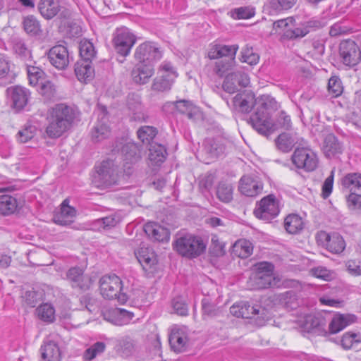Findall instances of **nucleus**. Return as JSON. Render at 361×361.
Instances as JSON below:
<instances>
[{"mask_svg": "<svg viewBox=\"0 0 361 361\" xmlns=\"http://www.w3.org/2000/svg\"><path fill=\"white\" fill-rule=\"evenodd\" d=\"M74 71L77 78L80 82H87L94 76V70L90 61L78 60L75 64Z\"/></svg>", "mask_w": 361, "mask_h": 361, "instance_id": "7c9ffc66", "label": "nucleus"}, {"mask_svg": "<svg viewBox=\"0 0 361 361\" xmlns=\"http://www.w3.org/2000/svg\"><path fill=\"white\" fill-rule=\"evenodd\" d=\"M339 56L344 65L353 67L361 59V51L358 45L353 40L346 39L340 43Z\"/></svg>", "mask_w": 361, "mask_h": 361, "instance_id": "9d476101", "label": "nucleus"}, {"mask_svg": "<svg viewBox=\"0 0 361 361\" xmlns=\"http://www.w3.org/2000/svg\"><path fill=\"white\" fill-rule=\"evenodd\" d=\"M100 293L108 300L117 299L121 304L128 300V296L122 293V281L115 274L105 275L99 280Z\"/></svg>", "mask_w": 361, "mask_h": 361, "instance_id": "423d86ee", "label": "nucleus"}, {"mask_svg": "<svg viewBox=\"0 0 361 361\" xmlns=\"http://www.w3.org/2000/svg\"><path fill=\"white\" fill-rule=\"evenodd\" d=\"M360 343H361V334L353 331L345 333L340 339V343L344 349H350L355 344Z\"/></svg>", "mask_w": 361, "mask_h": 361, "instance_id": "de8ad7c7", "label": "nucleus"}, {"mask_svg": "<svg viewBox=\"0 0 361 361\" xmlns=\"http://www.w3.org/2000/svg\"><path fill=\"white\" fill-rule=\"evenodd\" d=\"M137 259L146 271L157 263L154 252L148 247L142 246L135 252Z\"/></svg>", "mask_w": 361, "mask_h": 361, "instance_id": "2f4dec72", "label": "nucleus"}, {"mask_svg": "<svg viewBox=\"0 0 361 361\" xmlns=\"http://www.w3.org/2000/svg\"><path fill=\"white\" fill-rule=\"evenodd\" d=\"M29 82L31 85H37L42 78L44 72L38 67L28 66L27 68Z\"/></svg>", "mask_w": 361, "mask_h": 361, "instance_id": "680f3d73", "label": "nucleus"}, {"mask_svg": "<svg viewBox=\"0 0 361 361\" xmlns=\"http://www.w3.org/2000/svg\"><path fill=\"white\" fill-rule=\"evenodd\" d=\"M293 163L307 171H312L316 169V154L307 147H297L292 156Z\"/></svg>", "mask_w": 361, "mask_h": 361, "instance_id": "4468645a", "label": "nucleus"}, {"mask_svg": "<svg viewBox=\"0 0 361 361\" xmlns=\"http://www.w3.org/2000/svg\"><path fill=\"white\" fill-rule=\"evenodd\" d=\"M242 62L249 65H256L259 62V56L253 51L252 47L246 46L241 51Z\"/></svg>", "mask_w": 361, "mask_h": 361, "instance_id": "6e6d98bb", "label": "nucleus"}, {"mask_svg": "<svg viewBox=\"0 0 361 361\" xmlns=\"http://www.w3.org/2000/svg\"><path fill=\"white\" fill-rule=\"evenodd\" d=\"M279 213V202L274 195L263 197L257 204L254 210L258 219L269 221L276 217Z\"/></svg>", "mask_w": 361, "mask_h": 361, "instance_id": "1a4fd4ad", "label": "nucleus"}, {"mask_svg": "<svg viewBox=\"0 0 361 361\" xmlns=\"http://www.w3.org/2000/svg\"><path fill=\"white\" fill-rule=\"evenodd\" d=\"M256 104V97L252 91L244 90L237 93L231 100V108L233 111L242 113H250Z\"/></svg>", "mask_w": 361, "mask_h": 361, "instance_id": "ddd939ff", "label": "nucleus"}, {"mask_svg": "<svg viewBox=\"0 0 361 361\" xmlns=\"http://www.w3.org/2000/svg\"><path fill=\"white\" fill-rule=\"evenodd\" d=\"M233 188L229 183L221 181L216 188V196L219 200L228 203L233 199Z\"/></svg>", "mask_w": 361, "mask_h": 361, "instance_id": "79ce46f5", "label": "nucleus"}, {"mask_svg": "<svg viewBox=\"0 0 361 361\" xmlns=\"http://www.w3.org/2000/svg\"><path fill=\"white\" fill-rule=\"evenodd\" d=\"M303 226L302 219L298 214H289L284 220V227L289 233H298L303 228Z\"/></svg>", "mask_w": 361, "mask_h": 361, "instance_id": "58836bf2", "label": "nucleus"}, {"mask_svg": "<svg viewBox=\"0 0 361 361\" xmlns=\"http://www.w3.org/2000/svg\"><path fill=\"white\" fill-rule=\"evenodd\" d=\"M157 76L152 84V90L156 92H166L171 90L178 76L176 68L171 63L164 61L158 69Z\"/></svg>", "mask_w": 361, "mask_h": 361, "instance_id": "6e6552de", "label": "nucleus"}, {"mask_svg": "<svg viewBox=\"0 0 361 361\" xmlns=\"http://www.w3.org/2000/svg\"><path fill=\"white\" fill-rule=\"evenodd\" d=\"M172 307L175 312L180 316H186L188 313V305L181 297H177L173 300Z\"/></svg>", "mask_w": 361, "mask_h": 361, "instance_id": "69168bd1", "label": "nucleus"}, {"mask_svg": "<svg viewBox=\"0 0 361 361\" xmlns=\"http://www.w3.org/2000/svg\"><path fill=\"white\" fill-rule=\"evenodd\" d=\"M346 205L351 212L361 214V195L350 192L345 196Z\"/></svg>", "mask_w": 361, "mask_h": 361, "instance_id": "8fccbe9b", "label": "nucleus"}, {"mask_svg": "<svg viewBox=\"0 0 361 361\" xmlns=\"http://www.w3.org/2000/svg\"><path fill=\"white\" fill-rule=\"evenodd\" d=\"M263 184L257 176H243L240 180L239 190L248 197H255L261 193Z\"/></svg>", "mask_w": 361, "mask_h": 361, "instance_id": "4be33fe9", "label": "nucleus"}, {"mask_svg": "<svg viewBox=\"0 0 361 361\" xmlns=\"http://www.w3.org/2000/svg\"><path fill=\"white\" fill-rule=\"evenodd\" d=\"M112 322L117 326H123L128 324L134 317V313L125 309L117 308L113 311Z\"/></svg>", "mask_w": 361, "mask_h": 361, "instance_id": "37998d69", "label": "nucleus"}, {"mask_svg": "<svg viewBox=\"0 0 361 361\" xmlns=\"http://www.w3.org/2000/svg\"><path fill=\"white\" fill-rule=\"evenodd\" d=\"M128 106L129 109L133 111L132 118L134 121H145L146 116L142 112V106L138 99L135 101V104H132L129 99Z\"/></svg>", "mask_w": 361, "mask_h": 361, "instance_id": "bf43d9fd", "label": "nucleus"}, {"mask_svg": "<svg viewBox=\"0 0 361 361\" xmlns=\"http://www.w3.org/2000/svg\"><path fill=\"white\" fill-rule=\"evenodd\" d=\"M335 171L336 169L333 168L329 176L326 178L322 185L321 196L324 200L327 199L332 192Z\"/></svg>", "mask_w": 361, "mask_h": 361, "instance_id": "13d9d810", "label": "nucleus"}, {"mask_svg": "<svg viewBox=\"0 0 361 361\" xmlns=\"http://www.w3.org/2000/svg\"><path fill=\"white\" fill-rule=\"evenodd\" d=\"M255 105H257L256 111L250 116L249 123L259 133L268 135L275 129L269 111L276 110L278 104L271 96L263 94L256 98Z\"/></svg>", "mask_w": 361, "mask_h": 361, "instance_id": "f257e3e1", "label": "nucleus"}, {"mask_svg": "<svg viewBox=\"0 0 361 361\" xmlns=\"http://www.w3.org/2000/svg\"><path fill=\"white\" fill-rule=\"evenodd\" d=\"M6 95L12 103V107L19 111L23 109L27 104L30 92L21 86H13L7 88Z\"/></svg>", "mask_w": 361, "mask_h": 361, "instance_id": "412c9836", "label": "nucleus"}, {"mask_svg": "<svg viewBox=\"0 0 361 361\" xmlns=\"http://www.w3.org/2000/svg\"><path fill=\"white\" fill-rule=\"evenodd\" d=\"M169 343L171 349L176 353L185 351L188 345V333L185 326H173L169 335Z\"/></svg>", "mask_w": 361, "mask_h": 361, "instance_id": "f3484780", "label": "nucleus"}, {"mask_svg": "<svg viewBox=\"0 0 361 361\" xmlns=\"http://www.w3.org/2000/svg\"><path fill=\"white\" fill-rule=\"evenodd\" d=\"M69 200L66 199L61 204L60 210L55 213L54 221L59 225L67 226L74 221L76 216V210L74 207L69 206Z\"/></svg>", "mask_w": 361, "mask_h": 361, "instance_id": "393cba45", "label": "nucleus"}, {"mask_svg": "<svg viewBox=\"0 0 361 361\" xmlns=\"http://www.w3.org/2000/svg\"><path fill=\"white\" fill-rule=\"evenodd\" d=\"M104 349L105 344L104 343L97 342L85 350L84 357L87 360H92L97 356V355L102 353Z\"/></svg>", "mask_w": 361, "mask_h": 361, "instance_id": "0e129e2a", "label": "nucleus"}, {"mask_svg": "<svg viewBox=\"0 0 361 361\" xmlns=\"http://www.w3.org/2000/svg\"><path fill=\"white\" fill-rule=\"evenodd\" d=\"M121 221V219L118 215L111 214L95 220L94 225L99 229H110L116 226Z\"/></svg>", "mask_w": 361, "mask_h": 361, "instance_id": "a18cd8bd", "label": "nucleus"}, {"mask_svg": "<svg viewBox=\"0 0 361 361\" xmlns=\"http://www.w3.org/2000/svg\"><path fill=\"white\" fill-rule=\"evenodd\" d=\"M80 302L85 308L90 312H93L98 309V302L96 299L91 297L90 295H84L80 297Z\"/></svg>", "mask_w": 361, "mask_h": 361, "instance_id": "774afa93", "label": "nucleus"}, {"mask_svg": "<svg viewBox=\"0 0 361 361\" xmlns=\"http://www.w3.org/2000/svg\"><path fill=\"white\" fill-rule=\"evenodd\" d=\"M238 49V46L236 44L231 46L219 44H212L208 51V57L210 59L235 58Z\"/></svg>", "mask_w": 361, "mask_h": 361, "instance_id": "a878e982", "label": "nucleus"}, {"mask_svg": "<svg viewBox=\"0 0 361 361\" xmlns=\"http://www.w3.org/2000/svg\"><path fill=\"white\" fill-rule=\"evenodd\" d=\"M166 149L164 145L156 142L150 144L148 159L152 165H160L166 160Z\"/></svg>", "mask_w": 361, "mask_h": 361, "instance_id": "72a5a7b5", "label": "nucleus"}, {"mask_svg": "<svg viewBox=\"0 0 361 361\" xmlns=\"http://www.w3.org/2000/svg\"><path fill=\"white\" fill-rule=\"evenodd\" d=\"M38 9L44 18L51 19L60 11V5L58 0H40Z\"/></svg>", "mask_w": 361, "mask_h": 361, "instance_id": "f704fd0d", "label": "nucleus"}, {"mask_svg": "<svg viewBox=\"0 0 361 361\" xmlns=\"http://www.w3.org/2000/svg\"><path fill=\"white\" fill-rule=\"evenodd\" d=\"M174 105L180 114H186L190 120H195L200 115V109L188 100L176 101Z\"/></svg>", "mask_w": 361, "mask_h": 361, "instance_id": "c9c22d12", "label": "nucleus"}, {"mask_svg": "<svg viewBox=\"0 0 361 361\" xmlns=\"http://www.w3.org/2000/svg\"><path fill=\"white\" fill-rule=\"evenodd\" d=\"M75 118V113L71 107L64 104H56L50 113L46 129L47 135L51 138L60 137L71 126Z\"/></svg>", "mask_w": 361, "mask_h": 361, "instance_id": "f03ea898", "label": "nucleus"}, {"mask_svg": "<svg viewBox=\"0 0 361 361\" xmlns=\"http://www.w3.org/2000/svg\"><path fill=\"white\" fill-rule=\"evenodd\" d=\"M280 302L288 310H294L298 305L295 293L293 291H286L281 294Z\"/></svg>", "mask_w": 361, "mask_h": 361, "instance_id": "5fc2aeb1", "label": "nucleus"}, {"mask_svg": "<svg viewBox=\"0 0 361 361\" xmlns=\"http://www.w3.org/2000/svg\"><path fill=\"white\" fill-rule=\"evenodd\" d=\"M294 22L295 20L291 17L281 19L274 22L273 29L276 32L282 34L283 37L293 39L305 36L316 26L315 21H310L303 24L300 27H294Z\"/></svg>", "mask_w": 361, "mask_h": 361, "instance_id": "39448f33", "label": "nucleus"}, {"mask_svg": "<svg viewBox=\"0 0 361 361\" xmlns=\"http://www.w3.org/2000/svg\"><path fill=\"white\" fill-rule=\"evenodd\" d=\"M137 137L143 142L149 144L154 143L153 139L155 137L157 131V129L152 126H143L137 130Z\"/></svg>", "mask_w": 361, "mask_h": 361, "instance_id": "09e8293b", "label": "nucleus"}, {"mask_svg": "<svg viewBox=\"0 0 361 361\" xmlns=\"http://www.w3.org/2000/svg\"><path fill=\"white\" fill-rule=\"evenodd\" d=\"M37 312L39 318L47 322H51L54 319V309L47 303L43 304L37 307Z\"/></svg>", "mask_w": 361, "mask_h": 361, "instance_id": "603ef678", "label": "nucleus"}, {"mask_svg": "<svg viewBox=\"0 0 361 361\" xmlns=\"http://www.w3.org/2000/svg\"><path fill=\"white\" fill-rule=\"evenodd\" d=\"M253 246L250 241L246 239L237 240L233 246V253L240 258H247L252 254Z\"/></svg>", "mask_w": 361, "mask_h": 361, "instance_id": "4c0bfd02", "label": "nucleus"}, {"mask_svg": "<svg viewBox=\"0 0 361 361\" xmlns=\"http://www.w3.org/2000/svg\"><path fill=\"white\" fill-rule=\"evenodd\" d=\"M118 180V169L112 160H106L95 166L92 183L99 188H109Z\"/></svg>", "mask_w": 361, "mask_h": 361, "instance_id": "20e7f679", "label": "nucleus"}, {"mask_svg": "<svg viewBox=\"0 0 361 361\" xmlns=\"http://www.w3.org/2000/svg\"><path fill=\"white\" fill-rule=\"evenodd\" d=\"M204 150L211 157H217L224 153V146L217 140L208 138L204 140Z\"/></svg>", "mask_w": 361, "mask_h": 361, "instance_id": "ea45409f", "label": "nucleus"}, {"mask_svg": "<svg viewBox=\"0 0 361 361\" xmlns=\"http://www.w3.org/2000/svg\"><path fill=\"white\" fill-rule=\"evenodd\" d=\"M174 248L180 255L191 259L200 256L206 246L200 238L187 235L176 240Z\"/></svg>", "mask_w": 361, "mask_h": 361, "instance_id": "0eeeda50", "label": "nucleus"}, {"mask_svg": "<svg viewBox=\"0 0 361 361\" xmlns=\"http://www.w3.org/2000/svg\"><path fill=\"white\" fill-rule=\"evenodd\" d=\"M357 319V317L353 314H335L329 324V334L338 333L348 326L355 323Z\"/></svg>", "mask_w": 361, "mask_h": 361, "instance_id": "b1692460", "label": "nucleus"}, {"mask_svg": "<svg viewBox=\"0 0 361 361\" xmlns=\"http://www.w3.org/2000/svg\"><path fill=\"white\" fill-rule=\"evenodd\" d=\"M48 59L50 63L59 70L66 69L70 62L67 48L61 44L51 47L48 51Z\"/></svg>", "mask_w": 361, "mask_h": 361, "instance_id": "6ab92c4d", "label": "nucleus"}, {"mask_svg": "<svg viewBox=\"0 0 361 361\" xmlns=\"http://www.w3.org/2000/svg\"><path fill=\"white\" fill-rule=\"evenodd\" d=\"M299 140L296 135L282 133L277 137L276 144L279 150L283 152H288L298 143Z\"/></svg>", "mask_w": 361, "mask_h": 361, "instance_id": "e433bc0d", "label": "nucleus"}, {"mask_svg": "<svg viewBox=\"0 0 361 361\" xmlns=\"http://www.w3.org/2000/svg\"><path fill=\"white\" fill-rule=\"evenodd\" d=\"M66 279L71 283L73 288L80 290H88L92 284L91 277L84 274V271L78 267L68 269L66 273Z\"/></svg>", "mask_w": 361, "mask_h": 361, "instance_id": "aec40b11", "label": "nucleus"}, {"mask_svg": "<svg viewBox=\"0 0 361 361\" xmlns=\"http://www.w3.org/2000/svg\"><path fill=\"white\" fill-rule=\"evenodd\" d=\"M230 312L235 317L245 319H251L255 316L264 318L266 310L259 305H250L247 302H240L233 304L230 307Z\"/></svg>", "mask_w": 361, "mask_h": 361, "instance_id": "2eb2a0df", "label": "nucleus"}, {"mask_svg": "<svg viewBox=\"0 0 361 361\" xmlns=\"http://www.w3.org/2000/svg\"><path fill=\"white\" fill-rule=\"evenodd\" d=\"M274 266L267 262L256 264V272L253 274L247 282L248 287L253 290H260L279 286V278L273 274Z\"/></svg>", "mask_w": 361, "mask_h": 361, "instance_id": "7ed1b4c3", "label": "nucleus"}, {"mask_svg": "<svg viewBox=\"0 0 361 361\" xmlns=\"http://www.w3.org/2000/svg\"><path fill=\"white\" fill-rule=\"evenodd\" d=\"M154 73V68L153 63H139L133 68L131 76L135 83L144 85L149 82Z\"/></svg>", "mask_w": 361, "mask_h": 361, "instance_id": "5701e85b", "label": "nucleus"}, {"mask_svg": "<svg viewBox=\"0 0 361 361\" xmlns=\"http://www.w3.org/2000/svg\"><path fill=\"white\" fill-rule=\"evenodd\" d=\"M317 245H322L333 254H341L345 248V242L338 233L330 235L321 231L317 233Z\"/></svg>", "mask_w": 361, "mask_h": 361, "instance_id": "9b49d317", "label": "nucleus"}, {"mask_svg": "<svg viewBox=\"0 0 361 361\" xmlns=\"http://www.w3.org/2000/svg\"><path fill=\"white\" fill-rule=\"evenodd\" d=\"M17 208V200L15 197L4 195L0 196V213L3 215L13 214Z\"/></svg>", "mask_w": 361, "mask_h": 361, "instance_id": "a19ab883", "label": "nucleus"}, {"mask_svg": "<svg viewBox=\"0 0 361 361\" xmlns=\"http://www.w3.org/2000/svg\"><path fill=\"white\" fill-rule=\"evenodd\" d=\"M231 13L234 19H249L255 16V11L252 6H241L233 9Z\"/></svg>", "mask_w": 361, "mask_h": 361, "instance_id": "864d4df0", "label": "nucleus"}, {"mask_svg": "<svg viewBox=\"0 0 361 361\" xmlns=\"http://www.w3.org/2000/svg\"><path fill=\"white\" fill-rule=\"evenodd\" d=\"M39 93L45 99L51 100L56 96V86L51 81L47 80L41 84Z\"/></svg>", "mask_w": 361, "mask_h": 361, "instance_id": "4d7b16f0", "label": "nucleus"}, {"mask_svg": "<svg viewBox=\"0 0 361 361\" xmlns=\"http://www.w3.org/2000/svg\"><path fill=\"white\" fill-rule=\"evenodd\" d=\"M144 231L148 237L154 240L164 242L168 241L170 238L169 231L156 223H147L144 226Z\"/></svg>", "mask_w": 361, "mask_h": 361, "instance_id": "c756f323", "label": "nucleus"}, {"mask_svg": "<svg viewBox=\"0 0 361 361\" xmlns=\"http://www.w3.org/2000/svg\"><path fill=\"white\" fill-rule=\"evenodd\" d=\"M235 58L222 59L215 62L214 72L219 77H222L235 66Z\"/></svg>", "mask_w": 361, "mask_h": 361, "instance_id": "49530a36", "label": "nucleus"}, {"mask_svg": "<svg viewBox=\"0 0 361 361\" xmlns=\"http://www.w3.org/2000/svg\"><path fill=\"white\" fill-rule=\"evenodd\" d=\"M36 128L33 126H25L17 134V139L20 142L25 143L30 140L35 135Z\"/></svg>", "mask_w": 361, "mask_h": 361, "instance_id": "052dcab7", "label": "nucleus"}, {"mask_svg": "<svg viewBox=\"0 0 361 361\" xmlns=\"http://www.w3.org/2000/svg\"><path fill=\"white\" fill-rule=\"evenodd\" d=\"M111 130L106 117V109L103 107L98 116V120L90 131L91 140L99 142L109 137Z\"/></svg>", "mask_w": 361, "mask_h": 361, "instance_id": "dca6fc26", "label": "nucleus"}, {"mask_svg": "<svg viewBox=\"0 0 361 361\" xmlns=\"http://www.w3.org/2000/svg\"><path fill=\"white\" fill-rule=\"evenodd\" d=\"M235 75L233 74V73L228 74L226 75L223 85L222 87L223 90L229 93L232 94L238 90V82L237 79H235Z\"/></svg>", "mask_w": 361, "mask_h": 361, "instance_id": "338daca9", "label": "nucleus"}, {"mask_svg": "<svg viewBox=\"0 0 361 361\" xmlns=\"http://www.w3.org/2000/svg\"><path fill=\"white\" fill-rule=\"evenodd\" d=\"M121 152L123 156V166L126 169H129L130 165L135 164L140 159V150L133 142L125 144L121 149Z\"/></svg>", "mask_w": 361, "mask_h": 361, "instance_id": "473e14b6", "label": "nucleus"}, {"mask_svg": "<svg viewBox=\"0 0 361 361\" xmlns=\"http://www.w3.org/2000/svg\"><path fill=\"white\" fill-rule=\"evenodd\" d=\"M23 24L25 31L30 35H39L42 32L39 22L33 16L24 18Z\"/></svg>", "mask_w": 361, "mask_h": 361, "instance_id": "c03bdc74", "label": "nucleus"}, {"mask_svg": "<svg viewBox=\"0 0 361 361\" xmlns=\"http://www.w3.org/2000/svg\"><path fill=\"white\" fill-rule=\"evenodd\" d=\"M342 190H348L350 192L361 191V173L349 172L344 174L338 180Z\"/></svg>", "mask_w": 361, "mask_h": 361, "instance_id": "cd10ccee", "label": "nucleus"}, {"mask_svg": "<svg viewBox=\"0 0 361 361\" xmlns=\"http://www.w3.org/2000/svg\"><path fill=\"white\" fill-rule=\"evenodd\" d=\"M80 55L81 56L80 59L92 61L96 56L93 44L87 40L81 42L80 44Z\"/></svg>", "mask_w": 361, "mask_h": 361, "instance_id": "3c124183", "label": "nucleus"}, {"mask_svg": "<svg viewBox=\"0 0 361 361\" xmlns=\"http://www.w3.org/2000/svg\"><path fill=\"white\" fill-rule=\"evenodd\" d=\"M135 41L136 39L134 35L126 27L117 29L114 37L116 51L123 56H126L129 54Z\"/></svg>", "mask_w": 361, "mask_h": 361, "instance_id": "f8f14e48", "label": "nucleus"}, {"mask_svg": "<svg viewBox=\"0 0 361 361\" xmlns=\"http://www.w3.org/2000/svg\"><path fill=\"white\" fill-rule=\"evenodd\" d=\"M161 52L159 49L152 43L145 42L137 47L135 52V58L144 63H153L161 58Z\"/></svg>", "mask_w": 361, "mask_h": 361, "instance_id": "a211bd4d", "label": "nucleus"}, {"mask_svg": "<svg viewBox=\"0 0 361 361\" xmlns=\"http://www.w3.org/2000/svg\"><path fill=\"white\" fill-rule=\"evenodd\" d=\"M322 150L326 157L331 159L341 154L343 146L334 134H329L324 138Z\"/></svg>", "mask_w": 361, "mask_h": 361, "instance_id": "bb28decb", "label": "nucleus"}, {"mask_svg": "<svg viewBox=\"0 0 361 361\" xmlns=\"http://www.w3.org/2000/svg\"><path fill=\"white\" fill-rule=\"evenodd\" d=\"M328 90L333 97H338L343 92V86L340 78L337 76H332L329 80Z\"/></svg>", "mask_w": 361, "mask_h": 361, "instance_id": "e2e57ef3", "label": "nucleus"}, {"mask_svg": "<svg viewBox=\"0 0 361 361\" xmlns=\"http://www.w3.org/2000/svg\"><path fill=\"white\" fill-rule=\"evenodd\" d=\"M41 361H61V352L59 344L54 341H45L40 348Z\"/></svg>", "mask_w": 361, "mask_h": 361, "instance_id": "c85d7f7f", "label": "nucleus"}]
</instances>
